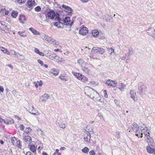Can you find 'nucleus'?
I'll list each match as a JSON object with an SVG mask.
<instances>
[{"label":"nucleus","instance_id":"1","mask_svg":"<svg viewBox=\"0 0 155 155\" xmlns=\"http://www.w3.org/2000/svg\"><path fill=\"white\" fill-rule=\"evenodd\" d=\"M46 15L51 19H54L56 16V17L55 18V20L60 21L61 20V18L59 17V14L58 13L56 14L55 12L52 10H50Z\"/></svg>","mask_w":155,"mask_h":155},{"label":"nucleus","instance_id":"2","mask_svg":"<svg viewBox=\"0 0 155 155\" xmlns=\"http://www.w3.org/2000/svg\"><path fill=\"white\" fill-rule=\"evenodd\" d=\"M138 89L139 92L140 94H143L146 92L147 87L145 84L142 82L139 83L138 85Z\"/></svg>","mask_w":155,"mask_h":155},{"label":"nucleus","instance_id":"3","mask_svg":"<svg viewBox=\"0 0 155 155\" xmlns=\"http://www.w3.org/2000/svg\"><path fill=\"white\" fill-rule=\"evenodd\" d=\"M104 51L102 48L94 47L92 48L91 52L94 53H99L101 54H102L104 53Z\"/></svg>","mask_w":155,"mask_h":155},{"label":"nucleus","instance_id":"4","mask_svg":"<svg viewBox=\"0 0 155 155\" xmlns=\"http://www.w3.org/2000/svg\"><path fill=\"white\" fill-rule=\"evenodd\" d=\"M49 98V96L46 94H44L39 99V101L42 102H46L47 100Z\"/></svg>","mask_w":155,"mask_h":155},{"label":"nucleus","instance_id":"5","mask_svg":"<svg viewBox=\"0 0 155 155\" xmlns=\"http://www.w3.org/2000/svg\"><path fill=\"white\" fill-rule=\"evenodd\" d=\"M64 24L65 25H69L71 27L74 23V21H72L70 23H68L70 21V18L69 17H66L65 19L63 20Z\"/></svg>","mask_w":155,"mask_h":155},{"label":"nucleus","instance_id":"6","mask_svg":"<svg viewBox=\"0 0 155 155\" xmlns=\"http://www.w3.org/2000/svg\"><path fill=\"white\" fill-rule=\"evenodd\" d=\"M88 28L86 27H84L81 28L79 31V34L83 35H86L88 32Z\"/></svg>","mask_w":155,"mask_h":155},{"label":"nucleus","instance_id":"7","mask_svg":"<svg viewBox=\"0 0 155 155\" xmlns=\"http://www.w3.org/2000/svg\"><path fill=\"white\" fill-rule=\"evenodd\" d=\"M91 134L89 132L87 133H86L84 134V141L87 142V143H89L91 140Z\"/></svg>","mask_w":155,"mask_h":155},{"label":"nucleus","instance_id":"8","mask_svg":"<svg viewBox=\"0 0 155 155\" xmlns=\"http://www.w3.org/2000/svg\"><path fill=\"white\" fill-rule=\"evenodd\" d=\"M106 84L108 86H110L113 87H115L117 85V83L115 82L114 81L108 80L106 82Z\"/></svg>","mask_w":155,"mask_h":155},{"label":"nucleus","instance_id":"9","mask_svg":"<svg viewBox=\"0 0 155 155\" xmlns=\"http://www.w3.org/2000/svg\"><path fill=\"white\" fill-rule=\"evenodd\" d=\"M61 7L62 8H64V9L66 10V12L70 13H68L69 15H71V12L73 11V10L71 8L64 5H62Z\"/></svg>","mask_w":155,"mask_h":155},{"label":"nucleus","instance_id":"10","mask_svg":"<svg viewBox=\"0 0 155 155\" xmlns=\"http://www.w3.org/2000/svg\"><path fill=\"white\" fill-rule=\"evenodd\" d=\"M142 128L135 129L136 135L138 137L142 138L143 137L142 133L141 132Z\"/></svg>","mask_w":155,"mask_h":155},{"label":"nucleus","instance_id":"11","mask_svg":"<svg viewBox=\"0 0 155 155\" xmlns=\"http://www.w3.org/2000/svg\"><path fill=\"white\" fill-rule=\"evenodd\" d=\"M145 139L149 145H152L153 143L152 141H153V139L150 136V134H148L147 136L145 137Z\"/></svg>","mask_w":155,"mask_h":155},{"label":"nucleus","instance_id":"12","mask_svg":"<svg viewBox=\"0 0 155 155\" xmlns=\"http://www.w3.org/2000/svg\"><path fill=\"white\" fill-rule=\"evenodd\" d=\"M23 140L26 142H29V144H31V138L29 136H25L23 137Z\"/></svg>","mask_w":155,"mask_h":155},{"label":"nucleus","instance_id":"13","mask_svg":"<svg viewBox=\"0 0 155 155\" xmlns=\"http://www.w3.org/2000/svg\"><path fill=\"white\" fill-rule=\"evenodd\" d=\"M130 94L131 97L133 99L134 101H136L137 100V98L135 97L136 95V93L133 90H131L130 91Z\"/></svg>","mask_w":155,"mask_h":155},{"label":"nucleus","instance_id":"14","mask_svg":"<svg viewBox=\"0 0 155 155\" xmlns=\"http://www.w3.org/2000/svg\"><path fill=\"white\" fill-rule=\"evenodd\" d=\"M78 63L81 66V67L83 66H85L86 65L87 63L86 62L84 61L82 59H80L78 60Z\"/></svg>","mask_w":155,"mask_h":155},{"label":"nucleus","instance_id":"15","mask_svg":"<svg viewBox=\"0 0 155 155\" xmlns=\"http://www.w3.org/2000/svg\"><path fill=\"white\" fill-rule=\"evenodd\" d=\"M27 2L28 6L29 7L35 5V0H28Z\"/></svg>","mask_w":155,"mask_h":155},{"label":"nucleus","instance_id":"16","mask_svg":"<svg viewBox=\"0 0 155 155\" xmlns=\"http://www.w3.org/2000/svg\"><path fill=\"white\" fill-rule=\"evenodd\" d=\"M42 38L45 42L47 43L50 42V38L46 35L42 36Z\"/></svg>","mask_w":155,"mask_h":155},{"label":"nucleus","instance_id":"17","mask_svg":"<svg viewBox=\"0 0 155 155\" xmlns=\"http://www.w3.org/2000/svg\"><path fill=\"white\" fill-rule=\"evenodd\" d=\"M50 72L52 74L55 76H57L59 72L58 70L57 69L53 68L51 69Z\"/></svg>","mask_w":155,"mask_h":155},{"label":"nucleus","instance_id":"18","mask_svg":"<svg viewBox=\"0 0 155 155\" xmlns=\"http://www.w3.org/2000/svg\"><path fill=\"white\" fill-rule=\"evenodd\" d=\"M147 151L150 153H153L155 152V150L153 148H151L150 146L147 147Z\"/></svg>","mask_w":155,"mask_h":155},{"label":"nucleus","instance_id":"19","mask_svg":"<svg viewBox=\"0 0 155 155\" xmlns=\"http://www.w3.org/2000/svg\"><path fill=\"white\" fill-rule=\"evenodd\" d=\"M82 71L88 74H90V71L87 68L84 66L83 67H82Z\"/></svg>","mask_w":155,"mask_h":155},{"label":"nucleus","instance_id":"20","mask_svg":"<svg viewBox=\"0 0 155 155\" xmlns=\"http://www.w3.org/2000/svg\"><path fill=\"white\" fill-rule=\"evenodd\" d=\"M119 87L118 88L119 89L122 91H124V89L126 87L125 85L123 83H120L119 85Z\"/></svg>","mask_w":155,"mask_h":155},{"label":"nucleus","instance_id":"21","mask_svg":"<svg viewBox=\"0 0 155 155\" xmlns=\"http://www.w3.org/2000/svg\"><path fill=\"white\" fill-rule=\"evenodd\" d=\"M19 20L21 23L24 24V21L25 20V17L24 15H21L19 18Z\"/></svg>","mask_w":155,"mask_h":155},{"label":"nucleus","instance_id":"22","mask_svg":"<svg viewBox=\"0 0 155 155\" xmlns=\"http://www.w3.org/2000/svg\"><path fill=\"white\" fill-rule=\"evenodd\" d=\"M155 30L154 28H149L148 30H147V33L149 34V35L152 36V34L153 32Z\"/></svg>","mask_w":155,"mask_h":155},{"label":"nucleus","instance_id":"23","mask_svg":"<svg viewBox=\"0 0 155 155\" xmlns=\"http://www.w3.org/2000/svg\"><path fill=\"white\" fill-rule=\"evenodd\" d=\"M11 140L12 143L15 146L17 145V143L18 141L16 138H13L11 139Z\"/></svg>","mask_w":155,"mask_h":155},{"label":"nucleus","instance_id":"24","mask_svg":"<svg viewBox=\"0 0 155 155\" xmlns=\"http://www.w3.org/2000/svg\"><path fill=\"white\" fill-rule=\"evenodd\" d=\"M74 75L79 80L81 79V77L83 76V75L80 73H74Z\"/></svg>","mask_w":155,"mask_h":155},{"label":"nucleus","instance_id":"25","mask_svg":"<svg viewBox=\"0 0 155 155\" xmlns=\"http://www.w3.org/2000/svg\"><path fill=\"white\" fill-rule=\"evenodd\" d=\"M80 79L84 83L87 82L88 80V78L83 75V76L81 77Z\"/></svg>","mask_w":155,"mask_h":155},{"label":"nucleus","instance_id":"26","mask_svg":"<svg viewBox=\"0 0 155 155\" xmlns=\"http://www.w3.org/2000/svg\"><path fill=\"white\" fill-rule=\"evenodd\" d=\"M29 30H30L32 33L35 35H38L39 33H38L37 31L34 29V28H30L29 29Z\"/></svg>","mask_w":155,"mask_h":155},{"label":"nucleus","instance_id":"27","mask_svg":"<svg viewBox=\"0 0 155 155\" xmlns=\"http://www.w3.org/2000/svg\"><path fill=\"white\" fill-rule=\"evenodd\" d=\"M35 52L41 56H44V54L42 52L40 51L39 50L36 48H35Z\"/></svg>","mask_w":155,"mask_h":155},{"label":"nucleus","instance_id":"28","mask_svg":"<svg viewBox=\"0 0 155 155\" xmlns=\"http://www.w3.org/2000/svg\"><path fill=\"white\" fill-rule=\"evenodd\" d=\"M18 14V12L16 11H13L11 14V15L14 18H16Z\"/></svg>","mask_w":155,"mask_h":155},{"label":"nucleus","instance_id":"29","mask_svg":"<svg viewBox=\"0 0 155 155\" xmlns=\"http://www.w3.org/2000/svg\"><path fill=\"white\" fill-rule=\"evenodd\" d=\"M92 33L93 35L95 37L97 36L99 34V32L97 30H94L92 31Z\"/></svg>","mask_w":155,"mask_h":155},{"label":"nucleus","instance_id":"30","mask_svg":"<svg viewBox=\"0 0 155 155\" xmlns=\"http://www.w3.org/2000/svg\"><path fill=\"white\" fill-rule=\"evenodd\" d=\"M132 126V128L133 130L134 128V129L135 128L136 129H137L140 128L138 124L135 122H134Z\"/></svg>","mask_w":155,"mask_h":155},{"label":"nucleus","instance_id":"31","mask_svg":"<svg viewBox=\"0 0 155 155\" xmlns=\"http://www.w3.org/2000/svg\"><path fill=\"white\" fill-rule=\"evenodd\" d=\"M30 149L31 151L33 152H35L36 150V149L35 148V146L34 145H31V146L30 145Z\"/></svg>","mask_w":155,"mask_h":155},{"label":"nucleus","instance_id":"32","mask_svg":"<svg viewBox=\"0 0 155 155\" xmlns=\"http://www.w3.org/2000/svg\"><path fill=\"white\" fill-rule=\"evenodd\" d=\"M141 128H143L142 129V130H141V132L142 133V134H144V133H145L146 131H148V130H147V127H144L141 126Z\"/></svg>","mask_w":155,"mask_h":155},{"label":"nucleus","instance_id":"33","mask_svg":"<svg viewBox=\"0 0 155 155\" xmlns=\"http://www.w3.org/2000/svg\"><path fill=\"white\" fill-rule=\"evenodd\" d=\"M107 50L110 55L112 54V53L114 52V49L112 48H107Z\"/></svg>","mask_w":155,"mask_h":155},{"label":"nucleus","instance_id":"34","mask_svg":"<svg viewBox=\"0 0 155 155\" xmlns=\"http://www.w3.org/2000/svg\"><path fill=\"white\" fill-rule=\"evenodd\" d=\"M27 129L28 130H27V129H26L25 130L24 132L27 134H29V133L31 132L32 130L30 127L28 128Z\"/></svg>","mask_w":155,"mask_h":155},{"label":"nucleus","instance_id":"35","mask_svg":"<svg viewBox=\"0 0 155 155\" xmlns=\"http://www.w3.org/2000/svg\"><path fill=\"white\" fill-rule=\"evenodd\" d=\"M1 50L4 53H6L8 54H9V53L7 50L4 48L2 47V49Z\"/></svg>","mask_w":155,"mask_h":155},{"label":"nucleus","instance_id":"36","mask_svg":"<svg viewBox=\"0 0 155 155\" xmlns=\"http://www.w3.org/2000/svg\"><path fill=\"white\" fill-rule=\"evenodd\" d=\"M26 0H16L15 2H17L20 5L24 3Z\"/></svg>","mask_w":155,"mask_h":155},{"label":"nucleus","instance_id":"37","mask_svg":"<svg viewBox=\"0 0 155 155\" xmlns=\"http://www.w3.org/2000/svg\"><path fill=\"white\" fill-rule=\"evenodd\" d=\"M59 78L62 80L66 81H67L68 79L65 76H64L61 75L59 77Z\"/></svg>","mask_w":155,"mask_h":155},{"label":"nucleus","instance_id":"38","mask_svg":"<svg viewBox=\"0 0 155 155\" xmlns=\"http://www.w3.org/2000/svg\"><path fill=\"white\" fill-rule=\"evenodd\" d=\"M134 52L133 51L132 49H129V52L127 53V55L129 56H130L131 55L134 54Z\"/></svg>","mask_w":155,"mask_h":155},{"label":"nucleus","instance_id":"39","mask_svg":"<svg viewBox=\"0 0 155 155\" xmlns=\"http://www.w3.org/2000/svg\"><path fill=\"white\" fill-rule=\"evenodd\" d=\"M89 149L87 147H85L82 150V152L86 153H87L89 151Z\"/></svg>","mask_w":155,"mask_h":155},{"label":"nucleus","instance_id":"40","mask_svg":"<svg viewBox=\"0 0 155 155\" xmlns=\"http://www.w3.org/2000/svg\"><path fill=\"white\" fill-rule=\"evenodd\" d=\"M21 141L20 140H18L17 145H15V146H17L18 147L21 149L22 145L21 144Z\"/></svg>","mask_w":155,"mask_h":155},{"label":"nucleus","instance_id":"41","mask_svg":"<svg viewBox=\"0 0 155 155\" xmlns=\"http://www.w3.org/2000/svg\"><path fill=\"white\" fill-rule=\"evenodd\" d=\"M24 33V32L23 31H18V33L19 35L23 37H25L26 36V35H25L23 34V33Z\"/></svg>","mask_w":155,"mask_h":155},{"label":"nucleus","instance_id":"42","mask_svg":"<svg viewBox=\"0 0 155 155\" xmlns=\"http://www.w3.org/2000/svg\"><path fill=\"white\" fill-rule=\"evenodd\" d=\"M59 150L57 149L55 150V152L54 153L53 155H61V153H59Z\"/></svg>","mask_w":155,"mask_h":155},{"label":"nucleus","instance_id":"43","mask_svg":"<svg viewBox=\"0 0 155 155\" xmlns=\"http://www.w3.org/2000/svg\"><path fill=\"white\" fill-rule=\"evenodd\" d=\"M35 9L36 11L38 12L41 10V8L40 6H38L35 8Z\"/></svg>","mask_w":155,"mask_h":155},{"label":"nucleus","instance_id":"44","mask_svg":"<svg viewBox=\"0 0 155 155\" xmlns=\"http://www.w3.org/2000/svg\"><path fill=\"white\" fill-rule=\"evenodd\" d=\"M107 91L106 90H104V96L106 98H107L108 97V95L107 92Z\"/></svg>","mask_w":155,"mask_h":155},{"label":"nucleus","instance_id":"45","mask_svg":"<svg viewBox=\"0 0 155 155\" xmlns=\"http://www.w3.org/2000/svg\"><path fill=\"white\" fill-rule=\"evenodd\" d=\"M58 124L59 126L61 128H64L66 126H65V124H60L59 123Z\"/></svg>","mask_w":155,"mask_h":155},{"label":"nucleus","instance_id":"46","mask_svg":"<svg viewBox=\"0 0 155 155\" xmlns=\"http://www.w3.org/2000/svg\"><path fill=\"white\" fill-rule=\"evenodd\" d=\"M95 154V153L94 150H91L89 152L90 155H94Z\"/></svg>","mask_w":155,"mask_h":155},{"label":"nucleus","instance_id":"47","mask_svg":"<svg viewBox=\"0 0 155 155\" xmlns=\"http://www.w3.org/2000/svg\"><path fill=\"white\" fill-rule=\"evenodd\" d=\"M37 61L41 64V66H43V61L41 60L40 59H38Z\"/></svg>","mask_w":155,"mask_h":155},{"label":"nucleus","instance_id":"48","mask_svg":"<svg viewBox=\"0 0 155 155\" xmlns=\"http://www.w3.org/2000/svg\"><path fill=\"white\" fill-rule=\"evenodd\" d=\"M24 126L23 124H21L20 126V129L22 130H24Z\"/></svg>","mask_w":155,"mask_h":155},{"label":"nucleus","instance_id":"49","mask_svg":"<svg viewBox=\"0 0 155 155\" xmlns=\"http://www.w3.org/2000/svg\"><path fill=\"white\" fill-rule=\"evenodd\" d=\"M91 89V87H86L85 88V91H90Z\"/></svg>","mask_w":155,"mask_h":155},{"label":"nucleus","instance_id":"50","mask_svg":"<svg viewBox=\"0 0 155 155\" xmlns=\"http://www.w3.org/2000/svg\"><path fill=\"white\" fill-rule=\"evenodd\" d=\"M4 91V88L2 86H0V93L3 92Z\"/></svg>","mask_w":155,"mask_h":155},{"label":"nucleus","instance_id":"51","mask_svg":"<svg viewBox=\"0 0 155 155\" xmlns=\"http://www.w3.org/2000/svg\"><path fill=\"white\" fill-rule=\"evenodd\" d=\"M54 58L55 59H56V61H57V62H58L59 61V57L57 56H55V57H54Z\"/></svg>","mask_w":155,"mask_h":155},{"label":"nucleus","instance_id":"52","mask_svg":"<svg viewBox=\"0 0 155 155\" xmlns=\"http://www.w3.org/2000/svg\"><path fill=\"white\" fill-rule=\"evenodd\" d=\"M151 36L155 39V29L154 31L153 32Z\"/></svg>","mask_w":155,"mask_h":155},{"label":"nucleus","instance_id":"53","mask_svg":"<svg viewBox=\"0 0 155 155\" xmlns=\"http://www.w3.org/2000/svg\"><path fill=\"white\" fill-rule=\"evenodd\" d=\"M148 134H150L149 133V131L148 130V131H146L145 133H144V135L145 136V137H147V136L148 135Z\"/></svg>","mask_w":155,"mask_h":155},{"label":"nucleus","instance_id":"54","mask_svg":"<svg viewBox=\"0 0 155 155\" xmlns=\"http://www.w3.org/2000/svg\"><path fill=\"white\" fill-rule=\"evenodd\" d=\"M13 51L14 53V54L16 56L18 57V56L20 55V54L18 53H16V52L14 50Z\"/></svg>","mask_w":155,"mask_h":155},{"label":"nucleus","instance_id":"55","mask_svg":"<svg viewBox=\"0 0 155 155\" xmlns=\"http://www.w3.org/2000/svg\"><path fill=\"white\" fill-rule=\"evenodd\" d=\"M25 155H32L31 154V153L30 151L27 152Z\"/></svg>","mask_w":155,"mask_h":155},{"label":"nucleus","instance_id":"56","mask_svg":"<svg viewBox=\"0 0 155 155\" xmlns=\"http://www.w3.org/2000/svg\"><path fill=\"white\" fill-rule=\"evenodd\" d=\"M54 41H55V40H54V39H52V38H50V42H50V43L53 42H54Z\"/></svg>","mask_w":155,"mask_h":155},{"label":"nucleus","instance_id":"57","mask_svg":"<svg viewBox=\"0 0 155 155\" xmlns=\"http://www.w3.org/2000/svg\"><path fill=\"white\" fill-rule=\"evenodd\" d=\"M7 66L8 67L10 68H11V69H13V66L11 64H8L7 65Z\"/></svg>","mask_w":155,"mask_h":155},{"label":"nucleus","instance_id":"58","mask_svg":"<svg viewBox=\"0 0 155 155\" xmlns=\"http://www.w3.org/2000/svg\"><path fill=\"white\" fill-rule=\"evenodd\" d=\"M5 22H3L2 23L1 21H0V24L3 26L5 25Z\"/></svg>","mask_w":155,"mask_h":155},{"label":"nucleus","instance_id":"59","mask_svg":"<svg viewBox=\"0 0 155 155\" xmlns=\"http://www.w3.org/2000/svg\"><path fill=\"white\" fill-rule=\"evenodd\" d=\"M116 135L117 137H119V132H116Z\"/></svg>","mask_w":155,"mask_h":155},{"label":"nucleus","instance_id":"60","mask_svg":"<svg viewBox=\"0 0 155 155\" xmlns=\"http://www.w3.org/2000/svg\"><path fill=\"white\" fill-rule=\"evenodd\" d=\"M5 123V124H8L9 123L8 122L7 123H6V122L5 121V120H4L3 119H2V123Z\"/></svg>","mask_w":155,"mask_h":155},{"label":"nucleus","instance_id":"61","mask_svg":"<svg viewBox=\"0 0 155 155\" xmlns=\"http://www.w3.org/2000/svg\"><path fill=\"white\" fill-rule=\"evenodd\" d=\"M38 84L39 86H41L43 84V83L42 81H41L40 82H39Z\"/></svg>","mask_w":155,"mask_h":155},{"label":"nucleus","instance_id":"62","mask_svg":"<svg viewBox=\"0 0 155 155\" xmlns=\"http://www.w3.org/2000/svg\"><path fill=\"white\" fill-rule=\"evenodd\" d=\"M121 59L122 60H125L126 58H125V57L124 56L121 57Z\"/></svg>","mask_w":155,"mask_h":155},{"label":"nucleus","instance_id":"63","mask_svg":"<svg viewBox=\"0 0 155 155\" xmlns=\"http://www.w3.org/2000/svg\"><path fill=\"white\" fill-rule=\"evenodd\" d=\"M65 149H66V148L65 147H61L60 148V150H64Z\"/></svg>","mask_w":155,"mask_h":155},{"label":"nucleus","instance_id":"64","mask_svg":"<svg viewBox=\"0 0 155 155\" xmlns=\"http://www.w3.org/2000/svg\"><path fill=\"white\" fill-rule=\"evenodd\" d=\"M42 154L43 155H48L46 152H43Z\"/></svg>","mask_w":155,"mask_h":155}]
</instances>
